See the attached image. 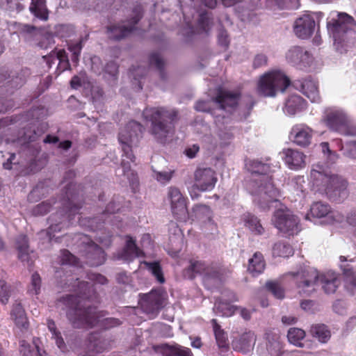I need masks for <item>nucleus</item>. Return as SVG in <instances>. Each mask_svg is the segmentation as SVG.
<instances>
[{
    "label": "nucleus",
    "instance_id": "ea45409f",
    "mask_svg": "<svg viewBox=\"0 0 356 356\" xmlns=\"http://www.w3.org/2000/svg\"><path fill=\"white\" fill-rule=\"evenodd\" d=\"M143 264L145 266L147 269L155 277L158 282L163 284L165 281L163 272L159 261H144Z\"/></svg>",
    "mask_w": 356,
    "mask_h": 356
},
{
    "label": "nucleus",
    "instance_id": "bf43d9fd",
    "mask_svg": "<svg viewBox=\"0 0 356 356\" xmlns=\"http://www.w3.org/2000/svg\"><path fill=\"white\" fill-rule=\"evenodd\" d=\"M121 325V321L116 318H106L101 321V326L104 329H111Z\"/></svg>",
    "mask_w": 356,
    "mask_h": 356
},
{
    "label": "nucleus",
    "instance_id": "bb28decb",
    "mask_svg": "<svg viewBox=\"0 0 356 356\" xmlns=\"http://www.w3.org/2000/svg\"><path fill=\"white\" fill-rule=\"evenodd\" d=\"M318 281L325 293H334L340 284V280L334 273H327L319 275Z\"/></svg>",
    "mask_w": 356,
    "mask_h": 356
},
{
    "label": "nucleus",
    "instance_id": "774afa93",
    "mask_svg": "<svg viewBox=\"0 0 356 356\" xmlns=\"http://www.w3.org/2000/svg\"><path fill=\"white\" fill-rule=\"evenodd\" d=\"M175 356H193L190 348L177 344Z\"/></svg>",
    "mask_w": 356,
    "mask_h": 356
},
{
    "label": "nucleus",
    "instance_id": "a211bd4d",
    "mask_svg": "<svg viewBox=\"0 0 356 356\" xmlns=\"http://www.w3.org/2000/svg\"><path fill=\"white\" fill-rule=\"evenodd\" d=\"M86 262L90 266H98L106 260V254L101 247L95 242L90 241L85 250Z\"/></svg>",
    "mask_w": 356,
    "mask_h": 356
},
{
    "label": "nucleus",
    "instance_id": "052dcab7",
    "mask_svg": "<svg viewBox=\"0 0 356 356\" xmlns=\"http://www.w3.org/2000/svg\"><path fill=\"white\" fill-rule=\"evenodd\" d=\"M121 209L120 202L118 201V203L115 202V200H113L111 202L108 204L106 206L104 211L102 214V216H105L106 214H111L115 213L118 211H119Z\"/></svg>",
    "mask_w": 356,
    "mask_h": 356
},
{
    "label": "nucleus",
    "instance_id": "603ef678",
    "mask_svg": "<svg viewBox=\"0 0 356 356\" xmlns=\"http://www.w3.org/2000/svg\"><path fill=\"white\" fill-rule=\"evenodd\" d=\"M212 19L209 17L207 12H203L200 14L197 20L199 28L204 32L208 33L211 29Z\"/></svg>",
    "mask_w": 356,
    "mask_h": 356
},
{
    "label": "nucleus",
    "instance_id": "de8ad7c7",
    "mask_svg": "<svg viewBox=\"0 0 356 356\" xmlns=\"http://www.w3.org/2000/svg\"><path fill=\"white\" fill-rule=\"evenodd\" d=\"M60 264L76 266L79 264V259L69 250L64 249L60 251Z\"/></svg>",
    "mask_w": 356,
    "mask_h": 356
},
{
    "label": "nucleus",
    "instance_id": "473e14b6",
    "mask_svg": "<svg viewBox=\"0 0 356 356\" xmlns=\"http://www.w3.org/2000/svg\"><path fill=\"white\" fill-rule=\"evenodd\" d=\"M127 241L123 249V257L125 259L131 260L135 257H138L144 254L143 252L137 246L135 240L127 236Z\"/></svg>",
    "mask_w": 356,
    "mask_h": 356
},
{
    "label": "nucleus",
    "instance_id": "5701e85b",
    "mask_svg": "<svg viewBox=\"0 0 356 356\" xmlns=\"http://www.w3.org/2000/svg\"><path fill=\"white\" fill-rule=\"evenodd\" d=\"M10 318L17 327L27 330L29 322L25 310L21 302L15 301L10 310Z\"/></svg>",
    "mask_w": 356,
    "mask_h": 356
},
{
    "label": "nucleus",
    "instance_id": "7c9ffc66",
    "mask_svg": "<svg viewBox=\"0 0 356 356\" xmlns=\"http://www.w3.org/2000/svg\"><path fill=\"white\" fill-rule=\"evenodd\" d=\"M309 332L312 336L322 343H327L330 337L331 332L327 326L324 324H315L311 326Z\"/></svg>",
    "mask_w": 356,
    "mask_h": 356
},
{
    "label": "nucleus",
    "instance_id": "4be33fe9",
    "mask_svg": "<svg viewBox=\"0 0 356 356\" xmlns=\"http://www.w3.org/2000/svg\"><path fill=\"white\" fill-rule=\"evenodd\" d=\"M284 161L291 170H299L305 165V155L298 150L287 149L284 152Z\"/></svg>",
    "mask_w": 356,
    "mask_h": 356
},
{
    "label": "nucleus",
    "instance_id": "72a5a7b5",
    "mask_svg": "<svg viewBox=\"0 0 356 356\" xmlns=\"http://www.w3.org/2000/svg\"><path fill=\"white\" fill-rule=\"evenodd\" d=\"M309 58V54L300 47H293L286 54L287 60L294 64L298 65L304 63L305 59Z\"/></svg>",
    "mask_w": 356,
    "mask_h": 356
},
{
    "label": "nucleus",
    "instance_id": "69168bd1",
    "mask_svg": "<svg viewBox=\"0 0 356 356\" xmlns=\"http://www.w3.org/2000/svg\"><path fill=\"white\" fill-rule=\"evenodd\" d=\"M88 279L95 282V284H106L108 282L107 278L99 273H89L88 274Z\"/></svg>",
    "mask_w": 356,
    "mask_h": 356
},
{
    "label": "nucleus",
    "instance_id": "dca6fc26",
    "mask_svg": "<svg viewBox=\"0 0 356 356\" xmlns=\"http://www.w3.org/2000/svg\"><path fill=\"white\" fill-rule=\"evenodd\" d=\"M312 138V129L304 124L294 125L289 134L290 140L301 147L308 146Z\"/></svg>",
    "mask_w": 356,
    "mask_h": 356
},
{
    "label": "nucleus",
    "instance_id": "b1692460",
    "mask_svg": "<svg viewBox=\"0 0 356 356\" xmlns=\"http://www.w3.org/2000/svg\"><path fill=\"white\" fill-rule=\"evenodd\" d=\"M255 341L254 332L248 331L243 332L239 337L234 338L232 341V346L236 350L246 352L253 347Z\"/></svg>",
    "mask_w": 356,
    "mask_h": 356
},
{
    "label": "nucleus",
    "instance_id": "a19ab883",
    "mask_svg": "<svg viewBox=\"0 0 356 356\" xmlns=\"http://www.w3.org/2000/svg\"><path fill=\"white\" fill-rule=\"evenodd\" d=\"M310 213L313 217L321 218L331 213L332 211L328 204L317 202L312 205Z\"/></svg>",
    "mask_w": 356,
    "mask_h": 356
},
{
    "label": "nucleus",
    "instance_id": "6e6552de",
    "mask_svg": "<svg viewBox=\"0 0 356 356\" xmlns=\"http://www.w3.org/2000/svg\"><path fill=\"white\" fill-rule=\"evenodd\" d=\"M272 221L274 226L287 236H293L300 231L298 218L289 209L276 210Z\"/></svg>",
    "mask_w": 356,
    "mask_h": 356
},
{
    "label": "nucleus",
    "instance_id": "aec40b11",
    "mask_svg": "<svg viewBox=\"0 0 356 356\" xmlns=\"http://www.w3.org/2000/svg\"><path fill=\"white\" fill-rule=\"evenodd\" d=\"M141 16L136 14L131 19V25L129 26L113 25L107 27L109 38L113 40H120L129 35L135 29L136 24L140 21Z\"/></svg>",
    "mask_w": 356,
    "mask_h": 356
},
{
    "label": "nucleus",
    "instance_id": "09e8293b",
    "mask_svg": "<svg viewBox=\"0 0 356 356\" xmlns=\"http://www.w3.org/2000/svg\"><path fill=\"white\" fill-rule=\"evenodd\" d=\"M176 346L177 344L161 343L154 346L153 348L155 352L161 353L163 356H175Z\"/></svg>",
    "mask_w": 356,
    "mask_h": 356
},
{
    "label": "nucleus",
    "instance_id": "e433bc0d",
    "mask_svg": "<svg viewBox=\"0 0 356 356\" xmlns=\"http://www.w3.org/2000/svg\"><path fill=\"white\" fill-rule=\"evenodd\" d=\"M88 349L92 353H102L106 349V342L99 337V334L92 333L88 337Z\"/></svg>",
    "mask_w": 356,
    "mask_h": 356
},
{
    "label": "nucleus",
    "instance_id": "6ab92c4d",
    "mask_svg": "<svg viewBox=\"0 0 356 356\" xmlns=\"http://www.w3.org/2000/svg\"><path fill=\"white\" fill-rule=\"evenodd\" d=\"M241 94L238 92L220 90L213 101L218 104L221 109L234 108L238 106Z\"/></svg>",
    "mask_w": 356,
    "mask_h": 356
},
{
    "label": "nucleus",
    "instance_id": "680f3d73",
    "mask_svg": "<svg viewBox=\"0 0 356 356\" xmlns=\"http://www.w3.org/2000/svg\"><path fill=\"white\" fill-rule=\"evenodd\" d=\"M105 72L116 79L118 74V66L114 61L108 62L105 66Z\"/></svg>",
    "mask_w": 356,
    "mask_h": 356
},
{
    "label": "nucleus",
    "instance_id": "49530a36",
    "mask_svg": "<svg viewBox=\"0 0 356 356\" xmlns=\"http://www.w3.org/2000/svg\"><path fill=\"white\" fill-rule=\"evenodd\" d=\"M55 58L59 60L60 63H65L67 67H70L67 56L64 49H59L56 52L52 51L49 56H43L44 60H46L49 67H51V63L52 62L51 60Z\"/></svg>",
    "mask_w": 356,
    "mask_h": 356
},
{
    "label": "nucleus",
    "instance_id": "864d4df0",
    "mask_svg": "<svg viewBox=\"0 0 356 356\" xmlns=\"http://www.w3.org/2000/svg\"><path fill=\"white\" fill-rule=\"evenodd\" d=\"M341 268L344 275L346 282L353 287H356V275L349 265H341Z\"/></svg>",
    "mask_w": 356,
    "mask_h": 356
},
{
    "label": "nucleus",
    "instance_id": "58836bf2",
    "mask_svg": "<svg viewBox=\"0 0 356 356\" xmlns=\"http://www.w3.org/2000/svg\"><path fill=\"white\" fill-rule=\"evenodd\" d=\"M245 226L254 234L261 235L264 232V228L261 225L257 217L248 213L244 216Z\"/></svg>",
    "mask_w": 356,
    "mask_h": 356
},
{
    "label": "nucleus",
    "instance_id": "338daca9",
    "mask_svg": "<svg viewBox=\"0 0 356 356\" xmlns=\"http://www.w3.org/2000/svg\"><path fill=\"white\" fill-rule=\"evenodd\" d=\"M19 351L23 356H32L31 346L25 340L20 341Z\"/></svg>",
    "mask_w": 356,
    "mask_h": 356
},
{
    "label": "nucleus",
    "instance_id": "4d7b16f0",
    "mask_svg": "<svg viewBox=\"0 0 356 356\" xmlns=\"http://www.w3.org/2000/svg\"><path fill=\"white\" fill-rule=\"evenodd\" d=\"M73 31V27L70 25L61 24L56 28V33L60 38L70 37Z\"/></svg>",
    "mask_w": 356,
    "mask_h": 356
},
{
    "label": "nucleus",
    "instance_id": "9b49d317",
    "mask_svg": "<svg viewBox=\"0 0 356 356\" xmlns=\"http://www.w3.org/2000/svg\"><path fill=\"white\" fill-rule=\"evenodd\" d=\"M354 22L355 19L352 16L345 13H340L338 14L337 19H332L327 23V29L335 42L341 43L344 41L346 33Z\"/></svg>",
    "mask_w": 356,
    "mask_h": 356
},
{
    "label": "nucleus",
    "instance_id": "4c0bfd02",
    "mask_svg": "<svg viewBox=\"0 0 356 356\" xmlns=\"http://www.w3.org/2000/svg\"><path fill=\"white\" fill-rule=\"evenodd\" d=\"M294 253L293 247L288 243L278 241L273 247L274 257H289Z\"/></svg>",
    "mask_w": 356,
    "mask_h": 356
},
{
    "label": "nucleus",
    "instance_id": "37998d69",
    "mask_svg": "<svg viewBox=\"0 0 356 356\" xmlns=\"http://www.w3.org/2000/svg\"><path fill=\"white\" fill-rule=\"evenodd\" d=\"M305 331L298 327L290 328L287 333L289 341L297 346H302L301 341L305 338Z\"/></svg>",
    "mask_w": 356,
    "mask_h": 356
},
{
    "label": "nucleus",
    "instance_id": "2eb2a0df",
    "mask_svg": "<svg viewBox=\"0 0 356 356\" xmlns=\"http://www.w3.org/2000/svg\"><path fill=\"white\" fill-rule=\"evenodd\" d=\"M194 187L201 191H211L217 182L216 172L210 168H197L194 172Z\"/></svg>",
    "mask_w": 356,
    "mask_h": 356
},
{
    "label": "nucleus",
    "instance_id": "f257e3e1",
    "mask_svg": "<svg viewBox=\"0 0 356 356\" xmlns=\"http://www.w3.org/2000/svg\"><path fill=\"white\" fill-rule=\"evenodd\" d=\"M73 286L75 295H67L61 297L58 301L67 309V319L74 328L93 327L99 318L106 315L104 311H97L95 307L87 305V301L97 300L98 296L93 285L76 278Z\"/></svg>",
    "mask_w": 356,
    "mask_h": 356
},
{
    "label": "nucleus",
    "instance_id": "c85d7f7f",
    "mask_svg": "<svg viewBox=\"0 0 356 356\" xmlns=\"http://www.w3.org/2000/svg\"><path fill=\"white\" fill-rule=\"evenodd\" d=\"M306 102L300 96L291 95L285 103L284 111L290 115H295L297 112L304 110Z\"/></svg>",
    "mask_w": 356,
    "mask_h": 356
},
{
    "label": "nucleus",
    "instance_id": "c9c22d12",
    "mask_svg": "<svg viewBox=\"0 0 356 356\" xmlns=\"http://www.w3.org/2000/svg\"><path fill=\"white\" fill-rule=\"evenodd\" d=\"M211 323L213 325L216 343L218 347L221 349L227 350L229 348V343L226 333L221 328V326L218 323L216 319H212Z\"/></svg>",
    "mask_w": 356,
    "mask_h": 356
},
{
    "label": "nucleus",
    "instance_id": "cd10ccee",
    "mask_svg": "<svg viewBox=\"0 0 356 356\" xmlns=\"http://www.w3.org/2000/svg\"><path fill=\"white\" fill-rule=\"evenodd\" d=\"M265 266L266 262L263 254L260 252H256L248 260V271L252 276H257L263 273Z\"/></svg>",
    "mask_w": 356,
    "mask_h": 356
},
{
    "label": "nucleus",
    "instance_id": "1a4fd4ad",
    "mask_svg": "<svg viewBox=\"0 0 356 356\" xmlns=\"http://www.w3.org/2000/svg\"><path fill=\"white\" fill-rule=\"evenodd\" d=\"M167 199L170 202L171 211L178 220H186L188 218L187 209L188 198L176 186L168 188Z\"/></svg>",
    "mask_w": 356,
    "mask_h": 356
},
{
    "label": "nucleus",
    "instance_id": "f03ea898",
    "mask_svg": "<svg viewBox=\"0 0 356 356\" xmlns=\"http://www.w3.org/2000/svg\"><path fill=\"white\" fill-rule=\"evenodd\" d=\"M76 184L70 182L65 187V197L62 199V208L51 214L48 218L49 227L47 234L50 240L55 233L60 232L63 228L69 227L71 221L82 207V203L79 199Z\"/></svg>",
    "mask_w": 356,
    "mask_h": 356
},
{
    "label": "nucleus",
    "instance_id": "0eeeda50",
    "mask_svg": "<svg viewBox=\"0 0 356 356\" xmlns=\"http://www.w3.org/2000/svg\"><path fill=\"white\" fill-rule=\"evenodd\" d=\"M144 130L145 128L140 123L131 120L120 131L118 140L122 146V156L132 163L136 161L132 147L138 145Z\"/></svg>",
    "mask_w": 356,
    "mask_h": 356
},
{
    "label": "nucleus",
    "instance_id": "f8f14e48",
    "mask_svg": "<svg viewBox=\"0 0 356 356\" xmlns=\"http://www.w3.org/2000/svg\"><path fill=\"white\" fill-rule=\"evenodd\" d=\"M318 279L319 274L316 270H305L298 273L296 277V283L299 293L309 296L316 290Z\"/></svg>",
    "mask_w": 356,
    "mask_h": 356
},
{
    "label": "nucleus",
    "instance_id": "8fccbe9b",
    "mask_svg": "<svg viewBox=\"0 0 356 356\" xmlns=\"http://www.w3.org/2000/svg\"><path fill=\"white\" fill-rule=\"evenodd\" d=\"M56 201L54 200L44 201L38 204H37L33 209V214L34 216H44L47 214L49 211L52 206V204H55Z\"/></svg>",
    "mask_w": 356,
    "mask_h": 356
},
{
    "label": "nucleus",
    "instance_id": "ddd939ff",
    "mask_svg": "<svg viewBox=\"0 0 356 356\" xmlns=\"http://www.w3.org/2000/svg\"><path fill=\"white\" fill-rule=\"evenodd\" d=\"M80 225L87 227L90 230L97 232L94 236L96 241L104 247H109L112 243L113 235L110 232L103 230V224L104 221L100 222L98 217L89 218L86 219L79 218Z\"/></svg>",
    "mask_w": 356,
    "mask_h": 356
},
{
    "label": "nucleus",
    "instance_id": "2f4dec72",
    "mask_svg": "<svg viewBox=\"0 0 356 356\" xmlns=\"http://www.w3.org/2000/svg\"><path fill=\"white\" fill-rule=\"evenodd\" d=\"M29 10L36 17L42 20H47L49 17L46 0H31Z\"/></svg>",
    "mask_w": 356,
    "mask_h": 356
},
{
    "label": "nucleus",
    "instance_id": "39448f33",
    "mask_svg": "<svg viewBox=\"0 0 356 356\" xmlns=\"http://www.w3.org/2000/svg\"><path fill=\"white\" fill-rule=\"evenodd\" d=\"M246 166L254 179L253 184L256 187L254 194L267 203L276 201L279 191L273 184L270 165L258 160H250Z\"/></svg>",
    "mask_w": 356,
    "mask_h": 356
},
{
    "label": "nucleus",
    "instance_id": "4468645a",
    "mask_svg": "<svg viewBox=\"0 0 356 356\" xmlns=\"http://www.w3.org/2000/svg\"><path fill=\"white\" fill-rule=\"evenodd\" d=\"M327 126L332 131L345 136H356V127L349 125L346 118L339 113H329L325 119Z\"/></svg>",
    "mask_w": 356,
    "mask_h": 356
},
{
    "label": "nucleus",
    "instance_id": "f704fd0d",
    "mask_svg": "<svg viewBox=\"0 0 356 356\" xmlns=\"http://www.w3.org/2000/svg\"><path fill=\"white\" fill-rule=\"evenodd\" d=\"M16 248L18 250V257L22 261H28L29 258V245L28 237L24 234H20L16 238Z\"/></svg>",
    "mask_w": 356,
    "mask_h": 356
},
{
    "label": "nucleus",
    "instance_id": "79ce46f5",
    "mask_svg": "<svg viewBox=\"0 0 356 356\" xmlns=\"http://www.w3.org/2000/svg\"><path fill=\"white\" fill-rule=\"evenodd\" d=\"M211 210L210 207L206 204H197L192 208L191 216L197 219H203L204 217L207 218L209 221L211 219Z\"/></svg>",
    "mask_w": 356,
    "mask_h": 356
},
{
    "label": "nucleus",
    "instance_id": "7ed1b4c3",
    "mask_svg": "<svg viewBox=\"0 0 356 356\" xmlns=\"http://www.w3.org/2000/svg\"><path fill=\"white\" fill-rule=\"evenodd\" d=\"M143 115L151 123L149 131L159 142L163 143L168 136L174 134L175 124L179 120L177 110L154 107L146 108Z\"/></svg>",
    "mask_w": 356,
    "mask_h": 356
},
{
    "label": "nucleus",
    "instance_id": "423d86ee",
    "mask_svg": "<svg viewBox=\"0 0 356 356\" xmlns=\"http://www.w3.org/2000/svg\"><path fill=\"white\" fill-rule=\"evenodd\" d=\"M291 83L282 72L273 70L261 75L257 86V93L265 97H274L278 92H284Z\"/></svg>",
    "mask_w": 356,
    "mask_h": 356
},
{
    "label": "nucleus",
    "instance_id": "f3484780",
    "mask_svg": "<svg viewBox=\"0 0 356 356\" xmlns=\"http://www.w3.org/2000/svg\"><path fill=\"white\" fill-rule=\"evenodd\" d=\"M315 26L314 17L310 15H304L296 20L294 32L298 38L306 39L313 34Z\"/></svg>",
    "mask_w": 356,
    "mask_h": 356
},
{
    "label": "nucleus",
    "instance_id": "412c9836",
    "mask_svg": "<svg viewBox=\"0 0 356 356\" xmlns=\"http://www.w3.org/2000/svg\"><path fill=\"white\" fill-rule=\"evenodd\" d=\"M296 88H298L312 102H318L320 99L318 86L315 81L312 79H304L298 81Z\"/></svg>",
    "mask_w": 356,
    "mask_h": 356
},
{
    "label": "nucleus",
    "instance_id": "5fc2aeb1",
    "mask_svg": "<svg viewBox=\"0 0 356 356\" xmlns=\"http://www.w3.org/2000/svg\"><path fill=\"white\" fill-rule=\"evenodd\" d=\"M41 282L40 275L37 272L33 273L31 276V288H29V292L31 294H38L40 291Z\"/></svg>",
    "mask_w": 356,
    "mask_h": 356
},
{
    "label": "nucleus",
    "instance_id": "e2e57ef3",
    "mask_svg": "<svg viewBox=\"0 0 356 356\" xmlns=\"http://www.w3.org/2000/svg\"><path fill=\"white\" fill-rule=\"evenodd\" d=\"M173 172H156L155 173L156 179L162 183L165 184L170 181Z\"/></svg>",
    "mask_w": 356,
    "mask_h": 356
},
{
    "label": "nucleus",
    "instance_id": "a878e982",
    "mask_svg": "<svg viewBox=\"0 0 356 356\" xmlns=\"http://www.w3.org/2000/svg\"><path fill=\"white\" fill-rule=\"evenodd\" d=\"M228 273H231V270L228 268L208 266L203 280L205 283L213 282V284H218L220 282Z\"/></svg>",
    "mask_w": 356,
    "mask_h": 356
},
{
    "label": "nucleus",
    "instance_id": "3c124183",
    "mask_svg": "<svg viewBox=\"0 0 356 356\" xmlns=\"http://www.w3.org/2000/svg\"><path fill=\"white\" fill-rule=\"evenodd\" d=\"M149 64L154 65L160 72V74L162 79L164 78V65L165 63L163 58L161 57L159 53L154 52L149 55Z\"/></svg>",
    "mask_w": 356,
    "mask_h": 356
},
{
    "label": "nucleus",
    "instance_id": "9d476101",
    "mask_svg": "<svg viewBox=\"0 0 356 356\" xmlns=\"http://www.w3.org/2000/svg\"><path fill=\"white\" fill-rule=\"evenodd\" d=\"M165 294L159 289L147 293H140L138 303L147 314L156 316L165 305Z\"/></svg>",
    "mask_w": 356,
    "mask_h": 356
},
{
    "label": "nucleus",
    "instance_id": "a18cd8bd",
    "mask_svg": "<svg viewBox=\"0 0 356 356\" xmlns=\"http://www.w3.org/2000/svg\"><path fill=\"white\" fill-rule=\"evenodd\" d=\"M267 290L270 292L275 298L283 299L285 291L282 284L277 281H269L266 284Z\"/></svg>",
    "mask_w": 356,
    "mask_h": 356
},
{
    "label": "nucleus",
    "instance_id": "6e6d98bb",
    "mask_svg": "<svg viewBox=\"0 0 356 356\" xmlns=\"http://www.w3.org/2000/svg\"><path fill=\"white\" fill-rule=\"evenodd\" d=\"M10 296V286L3 280H0V302L6 305Z\"/></svg>",
    "mask_w": 356,
    "mask_h": 356
},
{
    "label": "nucleus",
    "instance_id": "0e129e2a",
    "mask_svg": "<svg viewBox=\"0 0 356 356\" xmlns=\"http://www.w3.org/2000/svg\"><path fill=\"white\" fill-rule=\"evenodd\" d=\"M268 58L264 54H259L255 56L253 60V67L259 68L267 65Z\"/></svg>",
    "mask_w": 356,
    "mask_h": 356
},
{
    "label": "nucleus",
    "instance_id": "20e7f679",
    "mask_svg": "<svg viewBox=\"0 0 356 356\" xmlns=\"http://www.w3.org/2000/svg\"><path fill=\"white\" fill-rule=\"evenodd\" d=\"M310 183L313 190L325 194L334 202L340 201V197L347 193V181L337 175L327 173L320 165L311 170Z\"/></svg>",
    "mask_w": 356,
    "mask_h": 356
},
{
    "label": "nucleus",
    "instance_id": "13d9d810",
    "mask_svg": "<svg viewBox=\"0 0 356 356\" xmlns=\"http://www.w3.org/2000/svg\"><path fill=\"white\" fill-rule=\"evenodd\" d=\"M218 41L220 46L227 49L229 44V36L227 31L222 28L219 30L218 35Z\"/></svg>",
    "mask_w": 356,
    "mask_h": 356
},
{
    "label": "nucleus",
    "instance_id": "c756f323",
    "mask_svg": "<svg viewBox=\"0 0 356 356\" xmlns=\"http://www.w3.org/2000/svg\"><path fill=\"white\" fill-rule=\"evenodd\" d=\"M232 302L227 301V299L216 298L213 311L221 316H232L236 312L237 306L231 305Z\"/></svg>",
    "mask_w": 356,
    "mask_h": 356
},
{
    "label": "nucleus",
    "instance_id": "393cba45",
    "mask_svg": "<svg viewBox=\"0 0 356 356\" xmlns=\"http://www.w3.org/2000/svg\"><path fill=\"white\" fill-rule=\"evenodd\" d=\"M207 267L202 261L190 259L189 266L184 270V276L189 280H193L198 275L204 277Z\"/></svg>",
    "mask_w": 356,
    "mask_h": 356
},
{
    "label": "nucleus",
    "instance_id": "c03bdc74",
    "mask_svg": "<svg viewBox=\"0 0 356 356\" xmlns=\"http://www.w3.org/2000/svg\"><path fill=\"white\" fill-rule=\"evenodd\" d=\"M121 166L123 169V174L129 179L130 185L133 187L134 185H137L138 183V175L134 170L131 169L130 163L122 159Z\"/></svg>",
    "mask_w": 356,
    "mask_h": 356
}]
</instances>
